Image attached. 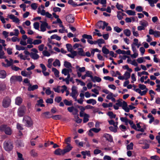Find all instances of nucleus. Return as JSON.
<instances>
[{"label":"nucleus","mask_w":160,"mask_h":160,"mask_svg":"<svg viewBox=\"0 0 160 160\" xmlns=\"http://www.w3.org/2000/svg\"><path fill=\"white\" fill-rule=\"evenodd\" d=\"M66 48L68 51L71 52L72 50V47L70 44H67L66 45Z\"/></svg>","instance_id":"obj_58"},{"label":"nucleus","mask_w":160,"mask_h":160,"mask_svg":"<svg viewBox=\"0 0 160 160\" xmlns=\"http://www.w3.org/2000/svg\"><path fill=\"white\" fill-rule=\"evenodd\" d=\"M131 76L130 72H126L123 76H120L118 77V78L120 80H123L124 79L127 80L130 78Z\"/></svg>","instance_id":"obj_10"},{"label":"nucleus","mask_w":160,"mask_h":160,"mask_svg":"<svg viewBox=\"0 0 160 160\" xmlns=\"http://www.w3.org/2000/svg\"><path fill=\"white\" fill-rule=\"evenodd\" d=\"M18 57L20 58L21 59L25 60L26 59H27L28 60H30V58H27V56H24L22 53L18 55Z\"/></svg>","instance_id":"obj_40"},{"label":"nucleus","mask_w":160,"mask_h":160,"mask_svg":"<svg viewBox=\"0 0 160 160\" xmlns=\"http://www.w3.org/2000/svg\"><path fill=\"white\" fill-rule=\"evenodd\" d=\"M145 74L148 75L149 74L148 72L145 71H143L142 72H138V76L141 77L142 75Z\"/></svg>","instance_id":"obj_60"},{"label":"nucleus","mask_w":160,"mask_h":160,"mask_svg":"<svg viewBox=\"0 0 160 160\" xmlns=\"http://www.w3.org/2000/svg\"><path fill=\"white\" fill-rule=\"evenodd\" d=\"M42 116L43 117L46 118H48L50 117L49 116V112H48L43 113L42 114Z\"/></svg>","instance_id":"obj_53"},{"label":"nucleus","mask_w":160,"mask_h":160,"mask_svg":"<svg viewBox=\"0 0 160 160\" xmlns=\"http://www.w3.org/2000/svg\"><path fill=\"white\" fill-rule=\"evenodd\" d=\"M137 61L139 63H141L146 62V60L143 57H142L138 58L137 59Z\"/></svg>","instance_id":"obj_38"},{"label":"nucleus","mask_w":160,"mask_h":160,"mask_svg":"<svg viewBox=\"0 0 160 160\" xmlns=\"http://www.w3.org/2000/svg\"><path fill=\"white\" fill-rule=\"evenodd\" d=\"M16 49L18 50H24L25 49V47L18 45H16Z\"/></svg>","instance_id":"obj_57"},{"label":"nucleus","mask_w":160,"mask_h":160,"mask_svg":"<svg viewBox=\"0 0 160 160\" xmlns=\"http://www.w3.org/2000/svg\"><path fill=\"white\" fill-rule=\"evenodd\" d=\"M38 86L37 85H34L32 86L30 83L29 84V87L28 88V91H33L35 89H38Z\"/></svg>","instance_id":"obj_18"},{"label":"nucleus","mask_w":160,"mask_h":160,"mask_svg":"<svg viewBox=\"0 0 160 160\" xmlns=\"http://www.w3.org/2000/svg\"><path fill=\"white\" fill-rule=\"evenodd\" d=\"M83 156V158H86V156L88 157H90V152L89 151H82L81 152Z\"/></svg>","instance_id":"obj_23"},{"label":"nucleus","mask_w":160,"mask_h":160,"mask_svg":"<svg viewBox=\"0 0 160 160\" xmlns=\"http://www.w3.org/2000/svg\"><path fill=\"white\" fill-rule=\"evenodd\" d=\"M102 51L103 53L106 54H108L109 53V50L106 47H103L102 48Z\"/></svg>","instance_id":"obj_49"},{"label":"nucleus","mask_w":160,"mask_h":160,"mask_svg":"<svg viewBox=\"0 0 160 160\" xmlns=\"http://www.w3.org/2000/svg\"><path fill=\"white\" fill-rule=\"evenodd\" d=\"M52 118L54 120H59L62 118V116L61 115H58L53 116H52Z\"/></svg>","instance_id":"obj_48"},{"label":"nucleus","mask_w":160,"mask_h":160,"mask_svg":"<svg viewBox=\"0 0 160 160\" xmlns=\"http://www.w3.org/2000/svg\"><path fill=\"white\" fill-rule=\"evenodd\" d=\"M26 109V107L24 106H22L19 108L18 111V116L19 117H22L25 113Z\"/></svg>","instance_id":"obj_9"},{"label":"nucleus","mask_w":160,"mask_h":160,"mask_svg":"<svg viewBox=\"0 0 160 160\" xmlns=\"http://www.w3.org/2000/svg\"><path fill=\"white\" fill-rule=\"evenodd\" d=\"M65 104L67 106H71L72 105V101L71 100L68 101L67 99H65L64 101Z\"/></svg>","instance_id":"obj_47"},{"label":"nucleus","mask_w":160,"mask_h":160,"mask_svg":"<svg viewBox=\"0 0 160 160\" xmlns=\"http://www.w3.org/2000/svg\"><path fill=\"white\" fill-rule=\"evenodd\" d=\"M71 90L72 92L70 94V95L74 99V100H76L77 97L78 95L77 90V88L76 86H73L72 87Z\"/></svg>","instance_id":"obj_2"},{"label":"nucleus","mask_w":160,"mask_h":160,"mask_svg":"<svg viewBox=\"0 0 160 160\" xmlns=\"http://www.w3.org/2000/svg\"><path fill=\"white\" fill-rule=\"evenodd\" d=\"M83 122L84 123H86L89 121V116L88 114H85V116L83 117Z\"/></svg>","instance_id":"obj_50"},{"label":"nucleus","mask_w":160,"mask_h":160,"mask_svg":"<svg viewBox=\"0 0 160 160\" xmlns=\"http://www.w3.org/2000/svg\"><path fill=\"white\" fill-rule=\"evenodd\" d=\"M43 102V100L40 99L37 101V103L36 104V106H40V107H44V105L42 103Z\"/></svg>","instance_id":"obj_41"},{"label":"nucleus","mask_w":160,"mask_h":160,"mask_svg":"<svg viewBox=\"0 0 160 160\" xmlns=\"http://www.w3.org/2000/svg\"><path fill=\"white\" fill-rule=\"evenodd\" d=\"M4 149L7 151L11 150L13 148V146L12 143L10 142L5 141L3 143Z\"/></svg>","instance_id":"obj_6"},{"label":"nucleus","mask_w":160,"mask_h":160,"mask_svg":"<svg viewBox=\"0 0 160 160\" xmlns=\"http://www.w3.org/2000/svg\"><path fill=\"white\" fill-rule=\"evenodd\" d=\"M42 41L40 39H36L33 41V44L34 45H38L41 44Z\"/></svg>","instance_id":"obj_54"},{"label":"nucleus","mask_w":160,"mask_h":160,"mask_svg":"<svg viewBox=\"0 0 160 160\" xmlns=\"http://www.w3.org/2000/svg\"><path fill=\"white\" fill-rule=\"evenodd\" d=\"M126 12L129 15H135V12L131 10H128L126 11Z\"/></svg>","instance_id":"obj_56"},{"label":"nucleus","mask_w":160,"mask_h":160,"mask_svg":"<svg viewBox=\"0 0 160 160\" xmlns=\"http://www.w3.org/2000/svg\"><path fill=\"white\" fill-rule=\"evenodd\" d=\"M78 54L81 56H85L83 49L81 48L78 49Z\"/></svg>","instance_id":"obj_27"},{"label":"nucleus","mask_w":160,"mask_h":160,"mask_svg":"<svg viewBox=\"0 0 160 160\" xmlns=\"http://www.w3.org/2000/svg\"><path fill=\"white\" fill-rule=\"evenodd\" d=\"M108 115L111 118H115L116 116V114H114L112 112H108Z\"/></svg>","instance_id":"obj_52"},{"label":"nucleus","mask_w":160,"mask_h":160,"mask_svg":"<svg viewBox=\"0 0 160 160\" xmlns=\"http://www.w3.org/2000/svg\"><path fill=\"white\" fill-rule=\"evenodd\" d=\"M72 148V147L71 146V144L67 145L66 147L63 149L65 154L71 151Z\"/></svg>","instance_id":"obj_21"},{"label":"nucleus","mask_w":160,"mask_h":160,"mask_svg":"<svg viewBox=\"0 0 160 160\" xmlns=\"http://www.w3.org/2000/svg\"><path fill=\"white\" fill-rule=\"evenodd\" d=\"M10 99L8 97H6L3 100L2 106L4 108H7L10 105Z\"/></svg>","instance_id":"obj_7"},{"label":"nucleus","mask_w":160,"mask_h":160,"mask_svg":"<svg viewBox=\"0 0 160 160\" xmlns=\"http://www.w3.org/2000/svg\"><path fill=\"white\" fill-rule=\"evenodd\" d=\"M64 65L66 68H72L71 64L67 61L64 62Z\"/></svg>","instance_id":"obj_37"},{"label":"nucleus","mask_w":160,"mask_h":160,"mask_svg":"<svg viewBox=\"0 0 160 160\" xmlns=\"http://www.w3.org/2000/svg\"><path fill=\"white\" fill-rule=\"evenodd\" d=\"M105 42L104 40L102 39H98L96 41V43H98V44H99L104 43Z\"/></svg>","instance_id":"obj_59"},{"label":"nucleus","mask_w":160,"mask_h":160,"mask_svg":"<svg viewBox=\"0 0 160 160\" xmlns=\"http://www.w3.org/2000/svg\"><path fill=\"white\" fill-rule=\"evenodd\" d=\"M114 94L112 92H110L107 96L106 98L110 100L111 98L113 97Z\"/></svg>","instance_id":"obj_64"},{"label":"nucleus","mask_w":160,"mask_h":160,"mask_svg":"<svg viewBox=\"0 0 160 160\" xmlns=\"http://www.w3.org/2000/svg\"><path fill=\"white\" fill-rule=\"evenodd\" d=\"M6 86L5 84L3 83L0 84V91H3L6 89Z\"/></svg>","instance_id":"obj_46"},{"label":"nucleus","mask_w":160,"mask_h":160,"mask_svg":"<svg viewBox=\"0 0 160 160\" xmlns=\"http://www.w3.org/2000/svg\"><path fill=\"white\" fill-rule=\"evenodd\" d=\"M139 24L140 25L144 27L145 28L148 25V22L145 20H143L140 21Z\"/></svg>","instance_id":"obj_29"},{"label":"nucleus","mask_w":160,"mask_h":160,"mask_svg":"<svg viewBox=\"0 0 160 160\" xmlns=\"http://www.w3.org/2000/svg\"><path fill=\"white\" fill-rule=\"evenodd\" d=\"M103 137L109 142H112L113 141L112 138L110 134L106 133L103 134Z\"/></svg>","instance_id":"obj_20"},{"label":"nucleus","mask_w":160,"mask_h":160,"mask_svg":"<svg viewBox=\"0 0 160 160\" xmlns=\"http://www.w3.org/2000/svg\"><path fill=\"white\" fill-rule=\"evenodd\" d=\"M53 65L54 67L57 66L60 67L61 65V63L60 61L57 59H56L53 63Z\"/></svg>","instance_id":"obj_30"},{"label":"nucleus","mask_w":160,"mask_h":160,"mask_svg":"<svg viewBox=\"0 0 160 160\" xmlns=\"http://www.w3.org/2000/svg\"><path fill=\"white\" fill-rule=\"evenodd\" d=\"M120 119L122 122H125V125L128 124V120L126 118L121 117Z\"/></svg>","instance_id":"obj_43"},{"label":"nucleus","mask_w":160,"mask_h":160,"mask_svg":"<svg viewBox=\"0 0 160 160\" xmlns=\"http://www.w3.org/2000/svg\"><path fill=\"white\" fill-rule=\"evenodd\" d=\"M133 144L132 142H131L127 146V148L128 150H132L133 149Z\"/></svg>","instance_id":"obj_62"},{"label":"nucleus","mask_w":160,"mask_h":160,"mask_svg":"<svg viewBox=\"0 0 160 160\" xmlns=\"http://www.w3.org/2000/svg\"><path fill=\"white\" fill-rule=\"evenodd\" d=\"M72 71V68H64L62 70V73L64 75L66 76L67 74H69V73L71 72Z\"/></svg>","instance_id":"obj_17"},{"label":"nucleus","mask_w":160,"mask_h":160,"mask_svg":"<svg viewBox=\"0 0 160 160\" xmlns=\"http://www.w3.org/2000/svg\"><path fill=\"white\" fill-rule=\"evenodd\" d=\"M105 22H106L105 21H99L97 23V27L99 28H101V27H102L104 25V24H105L104 23H105Z\"/></svg>","instance_id":"obj_42"},{"label":"nucleus","mask_w":160,"mask_h":160,"mask_svg":"<svg viewBox=\"0 0 160 160\" xmlns=\"http://www.w3.org/2000/svg\"><path fill=\"white\" fill-rule=\"evenodd\" d=\"M0 130L2 131H4L7 135H10L12 133V130L11 128L6 125H2L0 127Z\"/></svg>","instance_id":"obj_1"},{"label":"nucleus","mask_w":160,"mask_h":160,"mask_svg":"<svg viewBox=\"0 0 160 160\" xmlns=\"http://www.w3.org/2000/svg\"><path fill=\"white\" fill-rule=\"evenodd\" d=\"M91 80L93 82H99L101 81V78L96 76H95L94 77L93 76Z\"/></svg>","instance_id":"obj_25"},{"label":"nucleus","mask_w":160,"mask_h":160,"mask_svg":"<svg viewBox=\"0 0 160 160\" xmlns=\"http://www.w3.org/2000/svg\"><path fill=\"white\" fill-rule=\"evenodd\" d=\"M22 101V99L20 97H17L15 99V103L18 105L20 104Z\"/></svg>","instance_id":"obj_35"},{"label":"nucleus","mask_w":160,"mask_h":160,"mask_svg":"<svg viewBox=\"0 0 160 160\" xmlns=\"http://www.w3.org/2000/svg\"><path fill=\"white\" fill-rule=\"evenodd\" d=\"M124 34L127 37H129L131 34V32L128 29H125L123 31Z\"/></svg>","instance_id":"obj_32"},{"label":"nucleus","mask_w":160,"mask_h":160,"mask_svg":"<svg viewBox=\"0 0 160 160\" xmlns=\"http://www.w3.org/2000/svg\"><path fill=\"white\" fill-rule=\"evenodd\" d=\"M147 117L148 118L150 119L149 122L150 124H151L152 122H154L155 120L154 118L151 113H149Z\"/></svg>","instance_id":"obj_33"},{"label":"nucleus","mask_w":160,"mask_h":160,"mask_svg":"<svg viewBox=\"0 0 160 160\" xmlns=\"http://www.w3.org/2000/svg\"><path fill=\"white\" fill-rule=\"evenodd\" d=\"M10 18L12 20L13 22L16 23H19L20 20L17 17L12 14L10 15L9 16Z\"/></svg>","instance_id":"obj_15"},{"label":"nucleus","mask_w":160,"mask_h":160,"mask_svg":"<svg viewBox=\"0 0 160 160\" xmlns=\"http://www.w3.org/2000/svg\"><path fill=\"white\" fill-rule=\"evenodd\" d=\"M52 71L54 72L55 76L56 77H59V71L56 68H52Z\"/></svg>","instance_id":"obj_31"},{"label":"nucleus","mask_w":160,"mask_h":160,"mask_svg":"<svg viewBox=\"0 0 160 160\" xmlns=\"http://www.w3.org/2000/svg\"><path fill=\"white\" fill-rule=\"evenodd\" d=\"M5 61L7 63V64H5L4 62H2V65L3 66L5 67H8L10 66L13 64V61L11 58H10L9 60L6 59Z\"/></svg>","instance_id":"obj_11"},{"label":"nucleus","mask_w":160,"mask_h":160,"mask_svg":"<svg viewBox=\"0 0 160 160\" xmlns=\"http://www.w3.org/2000/svg\"><path fill=\"white\" fill-rule=\"evenodd\" d=\"M117 17L119 20H122L123 18V16H124L125 15L124 13L120 11H118L117 12Z\"/></svg>","instance_id":"obj_24"},{"label":"nucleus","mask_w":160,"mask_h":160,"mask_svg":"<svg viewBox=\"0 0 160 160\" xmlns=\"http://www.w3.org/2000/svg\"><path fill=\"white\" fill-rule=\"evenodd\" d=\"M86 102L88 104H92L94 105L96 104L97 102L95 99H90L86 101Z\"/></svg>","instance_id":"obj_26"},{"label":"nucleus","mask_w":160,"mask_h":160,"mask_svg":"<svg viewBox=\"0 0 160 160\" xmlns=\"http://www.w3.org/2000/svg\"><path fill=\"white\" fill-rule=\"evenodd\" d=\"M68 111L70 112H72L73 115H76L78 112V109L73 106L68 107Z\"/></svg>","instance_id":"obj_12"},{"label":"nucleus","mask_w":160,"mask_h":160,"mask_svg":"<svg viewBox=\"0 0 160 160\" xmlns=\"http://www.w3.org/2000/svg\"><path fill=\"white\" fill-rule=\"evenodd\" d=\"M42 53L43 55L45 56L48 57L51 55L50 53L47 50L43 51Z\"/></svg>","instance_id":"obj_55"},{"label":"nucleus","mask_w":160,"mask_h":160,"mask_svg":"<svg viewBox=\"0 0 160 160\" xmlns=\"http://www.w3.org/2000/svg\"><path fill=\"white\" fill-rule=\"evenodd\" d=\"M23 122L26 123V125L28 127H30L32 124V121L31 118L28 116H25L23 118Z\"/></svg>","instance_id":"obj_8"},{"label":"nucleus","mask_w":160,"mask_h":160,"mask_svg":"<svg viewBox=\"0 0 160 160\" xmlns=\"http://www.w3.org/2000/svg\"><path fill=\"white\" fill-rule=\"evenodd\" d=\"M116 8L118 9L121 10L122 12H123L124 10L122 9V8H123V6L119 4L118 3H117L116 5Z\"/></svg>","instance_id":"obj_61"},{"label":"nucleus","mask_w":160,"mask_h":160,"mask_svg":"<svg viewBox=\"0 0 160 160\" xmlns=\"http://www.w3.org/2000/svg\"><path fill=\"white\" fill-rule=\"evenodd\" d=\"M38 13H40L42 15L45 16L46 17L48 18H52V15L48 12H46L44 10V9H41L40 8H38Z\"/></svg>","instance_id":"obj_4"},{"label":"nucleus","mask_w":160,"mask_h":160,"mask_svg":"<svg viewBox=\"0 0 160 160\" xmlns=\"http://www.w3.org/2000/svg\"><path fill=\"white\" fill-rule=\"evenodd\" d=\"M128 123L130 124L131 127L132 128L134 129H136V126L135 124L133 123V122L132 121L128 120Z\"/></svg>","instance_id":"obj_45"},{"label":"nucleus","mask_w":160,"mask_h":160,"mask_svg":"<svg viewBox=\"0 0 160 160\" xmlns=\"http://www.w3.org/2000/svg\"><path fill=\"white\" fill-rule=\"evenodd\" d=\"M6 72L3 70L0 71V78H4L6 76Z\"/></svg>","instance_id":"obj_28"},{"label":"nucleus","mask_w":160,"mask_h":160,"mask_svg":"<svg viewBox=\"0 0 160 160\" xmlns=\"http://www.w3.org/2000/svg\"><path fill=\"white\" fill-rule=\"evenodd\" d=\"M85 76L86 77H89L91 78V79L92 78L93 76L92 75V72L91 71H87L86 72Z\"/></svg>","instance_id":"obj_39"},{"label":"nucleus","mask_w":160,"mask_h":160,"mask_svg":"<svg viewBox=\"0 0 160 160\" xmlns=\"http://www.w3.org/2000/svg\"><path fill=\"white\" fill-rule=\"evenodd\" d=\"M3 47L2 45L0 44V59H4L6 58L4 55V52L2 50Z\"/></svg>","instance_id":"obj_19"},{"label":"nucleus","mask_w":160,"mask_h":160,"mask_svg":"<svg viewBox=\"0 0 160 160\" xmlns=\"http://www.w3.org/2000/svg\"><path fill=\"white\" fill-rule=\"evenodd\" d=\"M54 153L57 155H64L65 154L63 149H61L58 148L56 149L54 152Z\"/></svg>","instance_id":"obj_13"},{"label":"nucleus","mask_w":160,"mask_h":160,"mask_svg":"<svg viewBox=\"0 0 160 160\" xmlns=\"http://www.w3.org/2000/svg\"><path fill=\"white\" fill-rule=\"evenodd\" d=\"M82 37L84 38L87 39L88 40H92V37L91 35L84 34L82 36Z\"/></svg>","instance_id":"obj_44"},{"label":"nucleus","mask_w":160,"mask_h":160,"mask_svg":"<svg viewBox=\"0 0 160 160\" xmlns=\"http://www.w3.org/2000/svg\"><path fill=\"white\" fill-rule=\"evenodd\" d=\"M22 80V77L20 76H13L10 78V82L11 83H14L17 81L21 82Z\"/></svg>","instance_id":"obj_5"},{"label":"nucleus","mask_w":160,"mask_h":160,"mask_svg":"<svg viewBox=\"0 0 160 160\" xmlns=\"http://www.w3.org/2000/svg\"><path fill=\"white\" fill-rule=\"evenodd\" d=\"M21 75L25 77L30 78L31 77V75L32 74V72L31 71L28 72L26 71H22L21 72Z\"/></svg>","instance_id":"obj_16"},{"label":"nucleus","mask_w":160,"mask_h":160,"mask_svg":"<svg viewBox=\"0 0 160 160\" xmlns=\"http://www.w3.org/2000/svg\"><path fill=\"white\" fill-rule=\"evenodd\" d=\"M66 20L69 23H72L74 21V17L72 15L70 14L66 16Z\"/></svg>","instance_id":"obj_14"},{"label":"nucleus","mask_w":160,"mask_h":160,"mask_svg":"<svg viewBox=\"0 0 160 160\" xmlns=\"http://www.w3.org/2000/svg\"><path fill=\"white\" fill-rule=\"evenodd\" d=\"M30 56L34 60H36L38 59L39 56L37 53H34L33 52H31L30 53Z\"/></svg>","instance_id":"obj_22"},{"label":"nucleus","mask_w":160,"mask_h":160,"mask_svg":"<svg viewBox=\"0 0 160 160\" xmlns=\"http://www.w3.org/2000/svg\"><path fill=\"white\" fill-rule=\"evenodd\" d=\"M51 39H55L58 41H60L61 38L57 34H54L50 37Z\"/></svg>","instance_id":"obj_34"},{"label":"nucleus","mask_w":160,"mask_h":160,"mask_svg":"<svg viewBox=\"0 0 160 160\" xmlns=\"http://www.w3.org/2000/svg\"><path fill=\"white\" fill-rule=\"evenodd\" d=\"M34 28L37 30H39V24L38 22H35L33 24Z\"/></svg>","instance_id":"obj_63"},{"label":"nucleus","mask_w":160,"mask_h":160,"mask_svg":"<svg viewBox=\"0 0 160 160\" xmlns=\"http://www.w3.org/2000/svg\"><path fill=\"white\" fill-rule=\"evenodd\" d=\"M40 22L41 23L40 26V31L42 32H45L46 30V28L50 29L51 26L48 25V24L45 21H40Z\"/></svg>","instance_id":"obj_3"},{"label":"nucleus","mask_w":160,"mask_h":160,"mask_svg":"<svg viewBox=\"0 0 160 160\" xmlns=\"http://www.w3.org/2000/svg\"><path fill=\"white\" fill-rule=\"evenodd\" d=\"M61 86H58L56 88H53V89L54 91L56 92H57L58 93H59L61 92Z\"/></svg>","instance_id":"obj_51"},{"label":"nucleus","mask_w":160,"mask_h":160,"mask_svg":"<svg viewBox=\"0 0 160 160\" xmlns=\"http://www.w3.org/2000/svg\"><path fill=\"white\" fill-rule=\"evenodd\" d=\"M53 61V59L52 58H49L48 59V64L47 66L49 68H51L52 67V62Z\"/></svg>","instance_id":"obj_36"}]
</instances>
